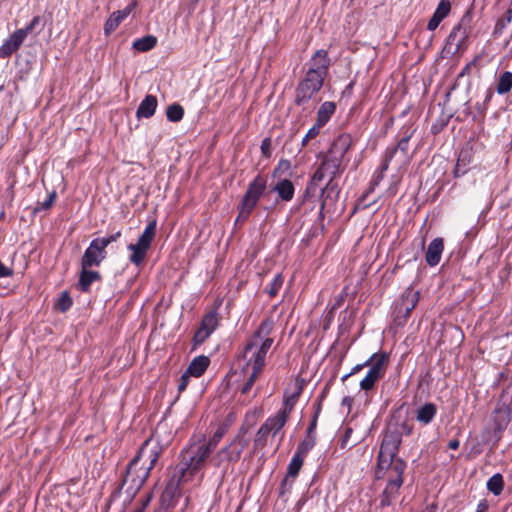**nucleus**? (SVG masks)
<instances>
[{"mask_svg": "<svg viewBox=\"0 0 512 512\" xmlns=\"http://www.w3.org/2000/svg\"><path fill=\"white\" fill-rule=\"evenodd\" d=\"M162 452L163 447L159 442H155L151 438L146 439L129 462L121 486L112 493L111 498L118 497L121 489L127 485L126 493L128 500L131 501L148 479Z\"/></svg>", "mask_w": 512, "mask_h": 512, "instance_id": "obj_1", "label": "nucleus"}, {"mask_svg": "<svg viewBox=\"0 0 512 512\" xmlns=\"http://www.w3.org/2000/svg\"><path fill=\"white\" fill-rule=\"evenodd\" d=\"M305 457H302L296 453H294L290 463L287 468L286 478H296L299 474L301 467L303 466Z\"/></svg>", "mask_w": 512, "mask_h": 512, "instance_id": "obj_37", "label": "nucleus"}, {"mask_svg": "<svg viewBox=\"0 0 512 512\" xmlns=\"http://www.w3.org/2000/svg\"><path fill=\"white\" fill-rule=\"evenodd\" d=\"M390 162L391 161H389L388 159L383 157L378 171L381 172V173H385L388 170V168H389Z\"/></svg>", "mask_w": 512, "mask_h": 512, "instance_id": "obj_63", "label": "nucleus"}, {"mask_svg": "<svg viewBox=\"0 0 512 512\" xmlns=\"http://www.w3.org/2000/svg\"><path fill=\"white\" fill-rule=\"evenodd\" d=\"M437 413V407L434 403L429 402L425 403L421 407L418 408L416 419L422 423L423 425L430 424Z\"/></svg>", "mask_w": 512, "mask_h": 512, "instance_id": "obj_29", "label": "nucleus"}, {"mask_svg": "<svg viewBox=\"0 0 512 512\" xmlns=\"http://www.w3.org/2000/svg\"><path fill=\"white\" fill-rule=\"evenodd\" d=\"M225 434V429L223 427H219L213 436L209 439L207 443H203L206 447H209L211 451L215 449V447L218 445V443L221 441Z\"/></svg>", "mask_w": 512, "mask_h": 512, "instance_id": "obj_44", "label": "nucleus"}, {"mask_svg": "<svg viewBox=\"0 0 512 512\" xmlns=\"http://www.w3.org/2000/svg\"><path fill=\"white\" fill-rule=\"evenodd\" d=\"M13 275V270L7 266H5L0 261V278L10 277Z\"/></svg>", "mask_w": 512, "mask_h": 512, "instance_id": "obj_58", "label": "nucleus"}, {"mask_svg": "<svg viewBox=\"0 0 512 512\" xmlns=\"http://www.w3.org/2000/svg\"><path fill=\"white\" fill-rule=\"evenodd\" d=\"M271 144H272V141H271V138H269V137L264 138L261 142L260 149H261L262 155L265 158L271 157V154H272Z\"/></svg>", "mask_w": 512, "mask_h": 512, "instance_id": "obj_51", "label": "nucleus"}, {"mask_svg": "<svg viewBox=\"0 0 512 512\" xmlns=\"http://www.w3.org/2000/svg\"><path fill=\"white\" fill-rule=\"evenodd\" d=\"M185 480L171 479L164 491L161 494L160 501L163 508L168 509L175 506L176 496L178 494V485L180 482H184Z\"/></svg>", "mask_w": 512, "mask_h": 512, "instance_id": "obj_20", "label": "nucleus"}, {"mask_svg": "<svg viewBox=\"0 0 512 512\" xmlns=\"http://www.w3.org/2000/svg\"><path fill=\"white\" fill-rule=\"evenodd\" d=\"M158 105V101L156 96L154 95H146V97L141 101L138 109L136 111V115L138 118H150L154 115L156 108Z\"/></svg>", "mask_w": 512, "mask_h": 512, "instance_id": "obj_25", "label": "nucleus"}, {"mask_svg": "<svg viewBox=\"0 0 512 512\" xmlns=\"http://www.w3.org/2000/svg\"><path fill=\"white\" fill-rule=\"evenodd\" d=\"M157 45V38L153 35H147L142 38L136 39L132 47L139 52H147L152 50Z\"/></svg>", "mask_w": 512, "mask_h": 512, "instance_id": "obj_33", "label": "nucleus"}, {"mask_svg": "<svg viewBox=\"0 0 512 512\" xmlns=\"http://www.w3.org/2000/svg\"><path fill=\"white\" fill-rule=\"evenodd\" d=\"M444 250V242L442 238L433 239L427 248L425 260L429 266H436L440 260Z\"/></svg>", "mask_w": 512, "mask_h": 512, "instance_id": "obj_22", "label": "nucleus"}, {"mask_svg": "<svg viewBox=\"0 0 512 512\" xmlns=\"http://www.w3.org/2000/svg\"><path fill=\"white\" fill-rule=\"evenodd\" d=\"M26 36L19 29L12 33L0 47V58L10 57L24 42Z\"/></svg>", "mask_w": 512, "mask_h": 512, "instance_id": "obj_16", "label": "nucleus"}, {"mask_svg": "<svg viewBox=\"0 0 512 512\" xmlns=\"http://www.w3.org/2000/svg\"><path fill=\"white\" fill-rule=\"evenodd\" d=\"M41 22V17L40 16H35L33 17V19L31 20V22L26 25L24 28H21L19 29L21 32L24 33V35L27 37L28 34L32 33L35 28L39 25V23Z\"/></svg>", "mask_w": 512, "mask_h": 512, "instance_id": "obj_50", "label": "nucleus"}, {"mask_svg": "<svg viewBox=\"0 0 512 512\" xmlns=\"http://www.w3.org/2000/svg\"><path fill=\"white\" fill-rule=\"evenodd\" d=\"M210 359L207 356L200 355L195 357L189 364L186 371L193 377H201L209 367Z\"/></svg>", "mask_w": 512, "mask_h": 512, "instance_id": "obj_26", "label": "nucleus"}, {"mask_svg": "<svg viewBox=\"0 0 512 512\" xmlns=\"http://www.w3.org/2000/svg\"><path fill=\"white\" fill-rule=\"evenodd\" d=\"M353 143L352 136L348 133H342L334 139L328 152L343 159Z\"/></svg>", "mask_w": 512, "mask_h": 512, "instance_id": "obj_19", "label": "nucleus"}, {"mask_svg": "<svg viewBox=\"0 0 512 512\" xmlns=\"http://www.w3.org/2000/svg\"><path fill=\"white\" fill-rule=\"evenodd\" d=\"M284 282V277L281 273H277L272 281L265 287L264 292L270 297H275L281 289Z\"/></svg>", "mask_w": 512, "mask_h": 512, "instance_id": "obj_40", "label": "nucleus"}, {"mask_svg": "<svg viewBox=\"0 0 512 512\" xmlns=\"http://www.w3.org/2000/svg\"><path fill=\"white\" fill-rule=\"evenodd\" d=\"M336 111V104L332 101H326L321 104L317 112L316 124L323 127Z\"/></svg>", "mask_w": 512, "mask_h": 512, "instance_id": "obj_30", "label": "nucleus"}, {"mask_svg": "<svg viewBox=\"0 0 512 512\" xmlns=\"http://www.w3.org/2000/svg\"><path fill=\"white\" fill-rule=\"evenodd\" d=\"M273 191L278 194L281 200L288 202L293 199L295 188L292 181L288 179H282L277 182L273 188Z\"/></svg>", "mask_w": 512, "mask_h": 512, "instance_id": "obj_27", "label": "nucleus"}, {"mask_svg": "<svg viewBox=\"0 0 512 512\" xmlns=\"http://www.w3.org/2000/svg\"><path fill=\"white\" fill-rule=\"evenodd\" d=\"M489 508L488 502L486 499L481 500L478 505L476 512H486Z\"/></svg>", "mask_w": 512, "mask_h": 512, "instance_id": "obj_62", "label": "nucleus"}, {"mask_svg": "<svg viewBox=\"0 0 512 512\" xmlns=\"http://www.w3.org/2000/svg\"><path fill=\"white\" fill-rule=\"evenodd\" d=\"M419 301V292L414 291L411 287L407 288L401 298V302L397 307V313L403 314L406 319L409 317L411 311L416 307Z\"/></svg>", "mask_w": 512, "mask_h": 512, "instance_id": "obj_15", "label": "nucleus"}, {"mask_svg": "<svg viewBox=\"0 0 512 512\" xmlns=\"http://www.w3.org/2000/svg\"><path fill=\"white\" fill-rule=\"evenodd\" d=\"M340 189L338 187V184L334 182V178L329 179L328 183L325 185L324 188L321 189V210L324 208L326 204L327 199H334L336 200L339 196Z\"/></svg>", "mask_w": 512, "mask_h": 512, "instance_id": "obj_31", "label": "nucleus"}, {"mask_svg": "<svg viewBox=\"0 0 512 512\" xmlns=\"http://www.w3.org/2000/svg\"><path fill=\"white\" fill-rule=\"evenodd\" d=\"M325 79L314 73H305L295 90V104L305 106L323 87Z\"/></svg>", "mask_w": 512, "mask_h": 512, "instance_id": "obj_8", "label": "nucleus"}, {"mask_svg": "<svg viewBox=\"0 0 512 512\" xmlns=\"http://www.w3.org/2000/svg\"><path fill=\"white\" fill-rule=\"evenodd\" d=\"M321 128L319 124L314 123L302 139V146L305 147L311 139H314L320 133Z\"/></svg>", "mask_w": 512, "mask_h": 512, "instance_id": "obj_49", "label": "nucleus"}, {"mask_svg": "<svg viewBox=\"0 0 512 512\" xmlns=\"http://www.w3.org/2000/svg\"><path fill=\"white\" fill-rule=\"evenodd\" d=\"M494 91L491 88H488L485 92V98L483 100V103H485L486 106L489 107V104L493 98Z\"/></svg>", "mask_w": 512, "mask_h": 512, "instance_id": "obj_61", "label": "nucleus"}, {"mask_svg": "<svg viewBox=\"0 0 512 512\" xmlns=\"http://www.w3.org/2000/svg\"><path fill=\"white\" fill-rule=\"evenodd\" d=\"M388 432H397L399 434V439L402 440L403 435H410L413 431V426L409 424L408 421H398V420H392L386 429Z\"/></svg>", "mask_w": 512, "mask_h": 512, "instance_id": "obj_32", "label": "nucleus"}, {"mask_svg": "<svg viewBox=\"0 0 512 512\" xmlns=\"http://www.w3.org/2000/svg\"><path fill=\"white\" fill-rule=\"evenodd\" d=\"M152 500V494L151 493H148L145 498L142 499L141 501V506L139 508H137L135 511H141V512H145V509L146 507L149 505V503L151 502Z\"/></svg>", "mask_w": 512, "mask_h": 512, "instance_id": "obj_59", "label": "nucleus"}, {"mask_svg": "<svg viewBox=\"0 0 512 512\" xmlns=\"http://www.w3.org/2000/svg\"><path fill=\"white\" fill-rule=\"evenodd\" d=\"M121 237V231H117L107 237L98 238L107 248L111 243L116 242Z\"/></svg>", "mask_w": 512, "mask_h": 512, "instance_id": "obj_52", "label": "nucleus"}, {"mask_svg": "<svg viewBox=\"0 0 512 512\" xmlns=\"http://www.w3.org/2000/svg\"><path fill=\"white\" fill-rule=\"evenodd\" d=\"M405 461H397L391 469L384 470V478L387 479L386 487L380 496V506L388 507L398 497L399 490L403 485V474L406 469Z\"/></svg>", "mask_w": 512, "mask_h": 512, "instance_id": "obj_5", "label": "nucleus"}, {"mask_svg": "<svg viewBox=\"0 0 512 512\" xmlns=\"http://www.w3.org/2000/svg\"><path fill=\"white\" fill-rule=\"evenodd\" d=\"M133 6L128 5L123 10H118L113 12L110 17L106 20L104 24V34L106 36L110 35L113 31H115L120 23L124 21L132 12Z\"/></svg>", "mask_w": 512, "mask_h": 512, "instance_id": "obj_21", "label": "nucleus"}, {"mask_svg": "<svg viewBox=\"0 0 512 512\" xmlns=\"http://www.w3.org/2000/svg\"><path fill=\"white\" fill-rule=\"evenodd\" d=\"M307 65L308 73H314L316 76L326 79L331 66V59L328 51L324 49L317 50L310 58Z\"/></svg>", "mask_w": 512, "mask_h": 512, "instance_id": "obj_14", "label": "nucleus"}, {"mask_svg": "<svg viewBox=\"0 0 512 512\" xmlns=\"http://www.w3.org/2000/svg\"><path fill=\"white\" fill-rule=\"evenodd\" d=\"M288 419V416L277 411L275 415L270 416L265 420L263 426H266L267 432L275 437L286 425Z\"/></svg>", "mask_w": 512, "mask_h": 512, "instance_id": "obj_24", "label": "nucleus"}, {"mask_svg": "<svg viewBox=\"0 0 512 512\" xmlns=\"http://www.w3.org/2000/svg\"><path fill=\"white\" fill-rule=\"evenodd\" d=\"M384 174L385 173H381L378 171V174L374 177V179L371 182V189H373L380 183V181L384 178Z\"/></svg>", "mask_w": 512, "mask_h": 512, "instance_id": "obj_64", "label": "nucleus"}, {"mask_svg": "<svg viewBox=\"0 0 512 512\" xmlns=\"http://www.w3.org/2000/svg\"><path fill=\"white\" fill-rule=\"evenodd\" d=\"M156 233V220L148 223L143 233L140 235L136 243L128 245V250L131 251L129 261L139 267L141 266L147 256L148 250L155 237Z\"/></svg>", "mask_w": 512, "mask_h": 512, "instance_id": "obj_7", "label": "nucleus"}, {"mask_svg": "<svg viewBox=\"0 0 512 512\" xmlns=\"http://www.w3.org/2000/svg\"><path fill=\"white\" fill-rule=\"evenodd\" d=\"M72 304V298L69 296L68 292L64 291L58 299L57 307L61 312H66L71 308Z\"/></svg>", "mask_w": 512, "mask_h": 512, "instance_id": "obj_45", "label": "nucleus"}, {"mask_svg": "<svg viewBox=\"0 0 512 512\" xmlns=\"http://www.w3.org/2000/svg\"><path fill=\"white\" fill-rule=\"evenodd\" d=\"M486 487L493 495L499 496L504 489V479L500 473L494 474L487 481Z\"/></svg>", "mask_w": 512, "mask_h": 512, "instance_id": "obj_35", "label": "nucleus"}, {"mask_svg": "<svg viewBox=\"0 0 512 512\" xmlns=\"http://www.w3.org/2000/svg\"><path fill=\"white\" fill-rule=\"evenodd\" d=\"M413 132H408L406 130L404 132L403 137L398 141L397 145L395 146L397 148V151L400 153L401 161H405L408 159V147H409V140L412 137Z\"/></svg>", "mask_w": 512, "mask_h": 512, "instance_id": "obj_41", "label": "nucleus"}, {"mask_svg": "<svg viewBox=\"0 0 512 512\" xmlns=\"http://www.w3.org/2000/svg\"><path fill=\"white\" fill-rule=\"evenodd\" d=\"M399 155L400 156V153L397 151V148L395 146L393 147H388L385 152H384V155L383 157L388 159L389 161H392L393 158L395 156Z\"/></svg>", "mask_w": 512, "mask_h": 512, "instance_id": "obj_56", "label": "nucleus"}, {"mask_svg": "<svg viewBox=\"0 0 512 512\" xmlns=\"http://www.w3.org/2000/svg\"><path fill=\"white\" fill-rule=\"evenodd\" d=\"M269 433L267 432L266 426H263V424L260 426L258 431L255 434L254 441H253V449L254 451L262 450L266 445L268 441Z\"/></svg>", "mask_w": 512, "mask_h": 512, "instance_id": "obj_38", "label": "nucleus"}, {"mask_svg": "<svg viewBox=\"0 0 512 512\" xmlns=\"http://www.w3.org/2000/svg\"><path fill=\"white\" fill-rule=\"evenodd\" d=\"M465 21L466 19L465 17H463L461 22L452 29L451 33L448 36V44L454 45L456 51L461 48V46L464 44L465 40L469 35V30L463 26Z\"/></svg>", "mask_w": 512, "mask_h": 512, "instance_id": "obj_23", "label": "nucleus"}, {"mask_svg": "<svg viewBox=\"0 0 512 512\" xmlns=\"http://www.w3.org/2000/svg\"><path fill=\"white\" fill-rule=\"evenodd\" d=\"M211 452L204 444L192 445L176 467L179 480H186L187 474L193 476L200 471Z\"/></svg>", "mask_w": 512, "mask_h": 512, "instance_id": "obj_4", "label": "nucleus"}, {"mask_svg": "<svg viewBox=\"0 0 512 512\" xmlns=\"http://www.w3.org/2000/svg\"><path fill=\"white\" fill-rule=\"evenodd\" d=\"M316 445V436L306 435L304 439L298 444L295 453L306 457V455L314 448Z\"/></svg>", "mask_w": 512, "mask_h": 512, "instance_id": "obj_36", "label": "nucleus"}, {"mask_svg": "<svg viewBox=\"0 0 512 512\" xmlns=\"http://www.w3.org/2000/svg\"><path fill=\"white\" fill-rule=\"evenodd\" d=\"M401 443L397 432H388L386 430L377 457L375 477L378 480L384 478L385 469H391L397 461H403L401 458L396 457Z\"/></svg>", "mask_w": 512, "mask_h": 512, "instance_id": "obj_3", "label": "nucleus"}, {"mask_svg": "<svg viewBox=\"0 0 512 512\" xmlns=\"http://www.w3.org/2000/svg\"><path fill=\"white\" fill-rule=\"evenodd\" d=\"M91 267L81 266V272L79 275V280L76 285L77 289L82 292H89L91 289V285L95 282H99L102 280V276L98 271L90 270Z\"/></svg>", "mask_w": 512, "mask_h": 512, "instance_id": "obj_17", "label": "nucleus"}, {"mask_svg": "<svg viewBox=\"0 0 512 512\" xmlns=\"http://www.w3.org/2000/svg\"><path fill=\"white\" fill-rule=\"evenodd\" d=\"M342 161L343 159L331 154L330 152H327V154L324 155L319 167L313 174L312 179L307 186L306 192L308 193L310 190H315L317 184L321 182L326 176L335 178L339 173Z\"/></svg>", "mask_w": 512, "mask_h": 512, "instance_id": "obj_10", "label": "nucleus"}, {"mask_svg": "<svg viewBox=\"0 0 512 512\" xmlns=\"http://www.w3.org/2000/svg\"><path fill=\"white\" fill-rule=\"evenodd\" d=\"M475 109L477 111V115L484 119L488 106H486L483 102H477L475 104Z\"/></svg>", "mask_w": 512, "mask_h": 512, "instance_id": "obj_57", "label": "nucleus"}, {"mask_svg": "<svg viewBox=\"0 0 512 512\" xmlns=\"http://www.w3.org/2000/svg\"><path fill=\"white\" fill-rule=\"evenodd\" d=\"M273 329L274 320L271 317L263 319L244 348L243 357L256 372H261L265 366L266 355L274 343Z\"/></svg>", "mask_w": 512, "mask_h": 512, "instance_id": "obj_2", "label": "nucleus"}, {"mask_svg": "<svg viewBox=\"0 0 512 512\" xmlns=\"http://www.w3.org/2000/svg\"><path fill=\"white\" fill-rule=\"evenodd\" d=\"M512 88V72L505 71L503 72L497 81L496 91L500 95H504L510 92Z\"/></svg>", "mask_w": 512, "mask_h": 512, "instance_id": "obj_34", "label": "nucleus"}, {"mask_svg": "<svg viewBox=\"0 0 512 512\" xmlns=\"http://www.w3.org/2000/svg\"><path fill=\"white\" fill-rule=\"evenodd\" d=\"M388 354L385 352L374 353L370 357L371 364L366 376L360 382V388L368 392L372 390L375 384L384 377L388 365Z\"/></svg>", "mask_w": 512, "mask_h": 512, "instance_id": "obj_9", "label": "nucleus"}, {"mask_svg": "<svg viewBox=\"0 0 512 512\" xmlns=\"http://www.w3.org/2000/svg\"><path fill=\"white\" fill-rule=\"evenodd\" d=\"M492 420L496 431H504L511 420L510 408L505 403H498L493 411Z\"/></svg>", "mask_w": 512, "mask_h": 512, "instance_id": "obj_18", "label": "nucleus"}, {"mask_svg": "<svg viewBox=\"0 0 512 512\" xmlns=\"http://www.w3.org/2000/svg\"><path fill=\"white\" fill-rule=\"evenodd\" d=\"M184 116V109L178 103L169 105L166 109V117L171 122H179Z\"/></svg>", "mask_w": 512, "mask_h": 512, "instance_id": "obj_42", "label": "nucleus"}, {"mask_svg": "<svg viewBox=\"0 0 512 512\" xmlns=\"http://www.w3.org/2000/svg\"><path fill=\"white\" fill-rule=\"evenodd\" d=\"M451 10V4L448 0H441L434 11V14L442 20L448 16Z\"/></svg>", "mask_w": 512, "mask_h": 512, "instance_id": "obj_46", "label": "nucleus"}, {"mask_svg": "<svg viewBox=\"0 0 512 512\" xmlns=\"http://www.w3.org/2000/svg\"><path fill=\"white\" fill-rule=\"evenodd\" d=\"M247 441L242 435H237L228 445L220 449L212 458L211 464L222 470L225 475L231 464L238 462Z\"/></svg>", "mask_w": 512, "mask_h": 512, "instance_id": "obj_6", "label": "nucleus"}, {"mask_svg": "<svg viewBox=\"0 0 512 512\" xmlns=\"http://www.w3.org/2000/svg\"><path fill=\"white\" fill-rule=\"evenodd\" d=\"M260 373L256 372V370H251L249 377L241 388L242 394H247L251 390Z\"/></svg>", "mask_w": 512, "mask_h": 512, "instance_id": "obj_48", "label": "nucleus"}, {"mask_svg": "<svg viewBox=\"0 0 512 512\" xmlns=\"http://www.w3.org/2000/svg\"><path fill=\"white\" fill-rule=\"evenodd\" d=\"M107 257L105 245L98 239H93L81 258V266L98 267Z\"/></svg>", "mask_w": 512, "mask_h": 512, "instance_id": "obj_13", "label": "nucleus"}, {"mask_svg": "<svg viewBox=\"0 0 512 512\" xmlns=\"http://www.w3.org/2000/svg\"><path fill=\"white\" fill-rule=\"evenodd\" d=\"M320 412H321V403L319 401L318 403L315 404L314 415L312 417L311 422L309 423V425L307 427V430L305 433L306 435L316 436L317 421H318Z\"/></svg>", "mask_w": 512, "mask_h": 512, "instance_id": "obj_43", "label": "nucleus"}, {"mask_svg": "<svg viewBox=\"0 0 512 512\" xmlns=\"http://www.w3.org/2000/svg\"><path fill=\"white\" fill-rule=\"evenodd\" d=\"M218 326V313L210 311L205 314L200 322L199 328L193 336V349L203 344Z\"/></svg>", "mask_w": 512, "mask_h": 512, "instance_id": "obj_12", "label": "nucleus"}, {"mask_svg": "<svg viewBox=\"0 0 512 512\" xmlns=\"http://www.w3.org/2000/svg\"><path fill=\"white\" fill-rule=\"evenodd\" d=\"M302 389V385H297L293 393L288 394L286 392L284 394L283 406L278 412L283 413L289 417L302 393Z\"/></svg>", "mask_w": 512, "mask_h": 512, "instance_id": "obj_28", "label": "nucleus"}, {"mask_svg": "<svg viewBox=\"0 0 512 512\" xmlns=\"http://www.w3.org/2000/svg\"><path fill=\"white\" fill-rule=\"evenodd\" d=\"M372 361H370V358L365 361L363 364H357L356 366H354L351 371H350V374L354 375L356 373H358L359 371H361L364 367H368L370 364H371Z\"/></svg>", "mask_w": 512, "mask_h": 512, "instance_id": "obj_60", "label": "nucleus"}, {"mask_svg": "<svg viewBox=\"0 0 512 512\" xmlns=\"http://www.w3.org/2000/svg\"><path fill=\"white\" fill-rule=\"evenodd\" d=\"M190 377H191V375H190V374H188V372H187V371H185V372L181 375V377H180V379H179V383H178V391H179V392H183V391L187 388Z\"/></svg>", "mask_w": 512, "mask_h": 512, "instance_id": "obj_53", "label": "nucleus"}, {"mask_svg": "<svg viewBox=\"0 0 512 512\" xmlns=\"http://www.w3.org/2000/svg\"><path fill=\"white\" fill-rule=\"evenodd\" d=\"M470 151L464 150L461 151L459 157L457 159L456 167H455V175H464L467 172V166L470 163Z\"/></svg>", "mask_w": 512, "mask_h": 512, "instance_id": "obj_39", "label": "nucleus"}, {"mask_svg": "<svg viewBox=\"0 0 512 512\" xmlns=\"http://www.w3.org/2000/svg\"><path fill=\"white\" fill-rule=\"evenodd\" d=\"M441 21H442V19L433 13L431 19L429 20V22L427 24V29L430 31H434L439 26Z\"/></svg>", "mask_w": 512, "mask_h": 512, "instance_id": "obj_55", "label": "nucleus"}, {"mask_svg": "<svg viewBox=\"0 0 512 512\" xmlns=\"http://www.w3.org/2000/svg\"><path fill=\"white\" fill-rule=\"evenodd\" d=\"M267 187V179L258 174L248 185V188L241 200V203L245 205V212L254 210L257 206L258 201L263 196Z\"/></svg>", "mask_w": 512, "mask_h": 512, "instance_id": "obj_11", "label": "nucleus"}, {"mask_svg": "<svg viewBox=\"0 0 512 512\" xmlns=\"http://www.w3.org/2000/svg\"><path fill=\"white\" fill-rule=\"evenodd\" d=\"M56 192L55 191H52L46 200H44L43 202H38L37 203V206L35 207V212H39V211H42V210H48L50 209L54 202H55V199H56Z\"/></svg>", "mask_w": 512, "mask_h": 512, "instance_id": "obj_47", "label": "nucleus"}, {"mask_svg": "<svg viewBox=\"0 0 512 512\" xmlns=\"http://www.w3.org/2000/svg\"><path fill=\"white\" fill-rule=\"evenodd\" d=\"M252 211L253 210H249L246 213H244L245 205L243 203H241L239 206V213H238L236 221H246L249 218V216L251 215Z\"/></svg>", "mask_w": 512, "mask_h": 512, "instance_id": "obj_54", "label": "nucleus"}]
</instances>
